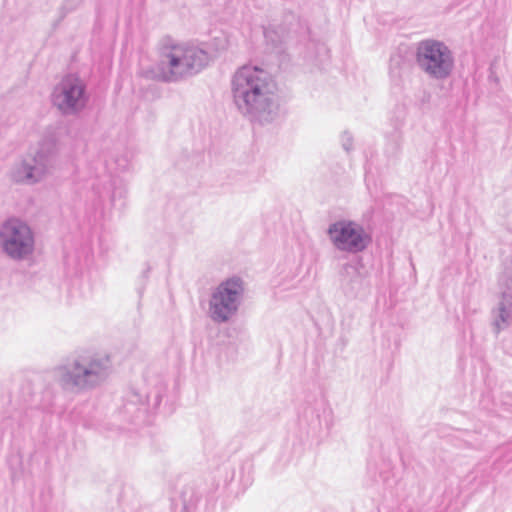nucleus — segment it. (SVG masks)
I'll use <instances>...</instances> for the list:
<instances>
[{
	"label": "nucleus",
	"mask_w": 512,
	"mask_h": 512,
	"mask_svg": "<svg viewBox=\"0 0 512 512\" xmlns=\"http://www.w3.org/2000/svg\"><path fill=\"white\" fill-rule=\"evenodd\" d=\"M417 62L428 74L442 78L449 74L453 66L450 50L443 43L425 40L417 47Z\"/></svg>",
	"instance_id": "3"
},
{
	"label": "nucleus",
	"mask_w": 512,
	"mask_h": 512,
	"mask_svg": "<svg viewBox=\"0 0 512 512\" xmlns=\"http://www.w3.org/2000/svg\"><path fill=\"white\" fill-rule=\"evenodd\" d=\"M1 238L4 250L13 258H22L32 251V233L29 227L19 220L7 221L3 226Z\"/></svg>",
	"instance_id": "5"
},
{
	"label": "nucleus",
	"mask_w": 512,
	"mask_h": 512,
	"mask_svg": "<svg viewBox=\"0 0 512 512\" xmlns=\"http://www.w3.org/2000/svg\"><path fill=\"white\" fill-rule=\"evenodd\" d=\"M233 92L236 102L249 112L270 111L275 100V85L269 75L257 67H242L235 75Z\"/></svg>",
	"instance_id": "1"
},
{
	"label": "nucleus",
	"mask_w": 512,
	"mask_h": 512,
	"mask_svg": "<svg viewBox=\"0 0 512 512\" xmlns=\"http://www.w3.org/2000/svg\"><path fill=\"white\" fill-rule=\"evenodd\" d=\"M206 61V53L198 48L186 44L165 45L160 52L157 76L163 80H174L199 71Z\"/></svg>",
	"instance_id": "2"
},
{
	"label": "nucleus",
	"mask_w": 512,
	"mask_h": 512,
	"mask_svg": "<svg viewBox=\"0 0 512 512\" xmlns=\"http://www.w3.org/2000/svg\"><path fill=\"white\" fill-rule=\"evenodd\" d=\"M84 86L75 76L65 77L56 89L54 101L62 111L75 109L81 102Z\"/></svg>",
	"instance_id": "7"
},
{
	"label": "nucleus",
	"mask_w": 512,
	"mask_h": 512,
	"mask_svg": "<svg viewBox=\"0 0 512 512\" xmlns=\"http://www.w3.org/2000/svg\"><path fill=\"white\" fill-rule=\"evenodd\" d=\"M16 181L24 182L32 179L31 168L23 167V171L19 169L15 175Z\"/></svg>",
	"instance_id": "9"
},
{
	"label": "nucleus",
	"mask_w": 512,
	"mask_h": 512,
	"mask_svg": "<svg viewBox=\"0 0 512 512\" xmlns=\"http://www.w3.org/2000/svg\"><path fill=\"white\" fill-rule=\"evenodd\" d=\"M243 292V283L239 278H230L222 282L212 295L210 302L211 317L216 321H226L237 309V300Z\"/></svg>",
	"instance_id": "4"
},
{
	"label": "nucleus",
	"mask_w": 512,
	"mask_h": 512,
	"mask_svg": "<svg viewBox=\"0 0 512 512\" xmlns=\"http://www.w3.org/2000/svg\"><path fill=\"white\" fill-rule=\"evenodd\" d=\"M329 235L338 249L349 252L361 251L369 242L363 229L353 222L340 221L331 225Z\"/></svg>",
	"instance_id": "6"
},
{
	"label": "nucleus",
	"mask_w": 512,
	"mask_h": 512,
	"mask_svg": "<svg viewBox=\"0 0 512 512\" xmlns=\"http://www.w3.org/2000/svg\"><path fill=\"white\" fill-rule=\"evenodd\" d=\"M89 374H90V371H89V370H87V369H85V368H83V367H81V366L77 365V366L75 367V370L73 371V373H72V375H71L70 380H71V382H72L73 384H75V385H80V384H82V382H81V378H82V377H86V376H87V375H89Z\"/></svg>",
	"instance_id": "8"
}]
</instances>
